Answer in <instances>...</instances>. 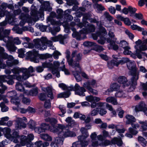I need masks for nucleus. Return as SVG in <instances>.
<instances>
[{
	"label": "nucleus",
	"mask_w": 147,
	"mask_h": 147,
	"mask_svg": "<svg viewBox=\"0 0 147 147\" xmlns=\"http://www.w3.org/2000/svg\"><path fill=\"white\" fill-rule=\"evenodd\" d=\"M127 66L131 71L132 77L131 78V81H128L124 76H120L118 78L117 81L119 83L123 84V88L126 89L127 92H130L134 91L136 88L138 77L136 76L137 70L135 66L132 63H127Z\"/></svg>",
	"instance_id": "obj_1"
},
{
	"label": "nucleus",
	"mask_w": 147,
	"mask_h": 147,
	"mask_svg": "<svg viewBox=\"0 0 147 147\" xmlns=\"http://www.w3.org/2000/svg\"><path fill=\"white\" fill-rule=\"evenodd\" d=\"M78 51L75 50L71 52L69 49H67L65 52V58L69 65L74 67H80V62L82 59V55L81 53H78Z\"/></svg>",
	"instance_id": "obj_2"
},
{
	"label": "nucleus",
	"mask_w": 147,
	"mask_h": 147,
	"mask_svg": "<svg viewBox=\"0 0 147 147\" xmlns=\"http://www.w3.org/2000/svg\"><path fill=\"white\" fill-rule=\"evenodd\" d=\"M59 86L63 90L74 91L76 95L83 96H85L84 92L86 91V90L84 88L80 87L77 83H76L74 86L71 85L68 86L65 84L61 83L59 84Z\"/></svg>",
	"instance_id": "obj_3"
},
{
	"label": "nucleus",
	"mask_w": 147,
	"mask_h": 147,
	"mask_svg": "<svg viewBox=\"0 0 147 147\" xmlns=\"http://www.w3.org/2000/svg\"><path fill=\"white\" fill-rule=\"evenodd\" d=\"M27 57L30 60L35 63H38L39 59H46L52 57L51 54L46 53L45 54H38V51L34 49L32 51H29L26 53Z\"/></svg>",
	"instance_id": "obj_4"
},
{
	"label": "nucleus",
	"mask_w": 147,
	"mask_h": 147,
	"mask_svg": "<svg viewBox=\"0 0 147 147\" xmlns=\"http://www.w3.org/2000/svg\"><path fill=\"white\" fill-rule=\"evenodd\" d=\"M45 121L49 123L51 127V132L56 133L59 131L62 130L63 125L61 124L56 125L58 122L57 120L54 117H48L45 119Z\"/></svg>",
	"instance_id": "obj_5"
},
{
	"label": "nucleus",
	"mask_w": 147,
	"mask_h": 147,
	"mask_svg": "<svg viewBox=\"0 0 147 147\" xmlns=\"http://www.w3.org/2000/svg\"><path fill=\"white\" fill-rule=\"evenodd\" d=\"M34 43H33L28 42L26 43L25 42H23L22 44L24 47L26 48H28L30 49H32L34 47L38 50H41V49H45L46 47L45 45H42V46L41 47L40 44L43 43L42 41H41L40 40V39H35L33 40Z\"/></svg>",
	"instance_id": "obj_6"
},
{
	"label": "nucleus",
	"mask_w": 147,
	"mask_h": 147,
	"mask_svg": "<svg viewBox=\"0 0 147 147\" xmlns=\"http://www.w3.org/2000/svg\"><path fill=\"white\" fill-rule=\"evenodd\" d=\"M11 70L9 69H6L5 73L7 75H4L0 76V79L3 82H5L9 85H13L14 83L13 80L15 79V75H11Z\"/></svg>",
	"instance_id": "obj_7"
},
{
	"label": "nucleus",
	"mask_w": 147,
	"mask_h": 147,
	"mask_svg": "<svg viewBox=\"0 0 147 147\" xmlns=\"http://www.w3.org/2000/svg\"><path fill=\"white\" fill-rule=\"evenodd\" d=\"M69 127H65L63 125V129L62 130L59 131L56 133L59 136L64 138L69 137H73L76 136L75 132L71 131L68 129Z\"/></svg>",
	"instance_id": "obj_8"
},
{
	"label": "nucleus",
	"mask_w": 147,
	"mask_h": 147,
	"mask_svg": "<svg viewBox=\"0 0 147 147\" xmlns=\"http://www.w3.org/2000/svg\"><path fill=\"white\" fill-rule=\"evenodd\" d=\"M9 97L11 98V101L16 105L19 104L20 100L15 90H12L9 93Z\"/></svg>",
	"instance_id": "obj_9"
},
{
	"label": "nucleus",
	"mask_w": 147,
	"mask_h": 147,
	"mask_svg": "<svg viewBox=\"0 0 147 147\" xmlns=\"http://www.w3.org/2000/svg\"><path fill=\"white\" fill-rule=\"evenodd\" d=\"M86 136L83 135L79 136L78 137V144L81 145V147H86L88 145V142L85 140L86 138L88 136V134L87 131L85 132Z\"/></svg>",
	"instance_id": "obj_10"
},
{
	"label": "nucleus",
	"mask_w": 147,
	"mask_h": 147,
	"mask_svg": "<svg viewBox=\"0 0 147 147\" xmlns=\"http://www.w3.org/2000/svg\"><path fill=\"white\" fill-rule=\"evenodd\" d=\"M95 30V26L93 24H90L88 23L87 24L86 27L83 28L81 30V32L86 35L94 32Z\"/></svg>",
	"instance_id": "obj_11"
},
{
	"label": "nucleus",
	"mask_w": 147,
	"mask_h": 147,
	"mask_svg": "<svg viewBox=\"0 0 147 147\" xmlns=\"http://www.w3.org/2000/svg\"><path fill=\"white\" fill-rule=\"evenodd\" d=\"M23 78L25 79H27L30 76V74L34 71L33 67L30 66L28 69L23 67Z\"/></svg>",
	"instance_id": "obj_12"
},
{
	"label": "nucleus",
	"mask_w": 147,
	"mask_h": 147,
	"mask_svg": "<svg viewBox=\"0 0 147 147\" xmlns=\"http://www.w3.org/2000/svg\"><path fill=\"white\" fill-rule=\"evenodd\" d=\"M146 105L143 102H140L138 105L136 106L135 110L136 111H142L147 116V108Z\"/></svg>",
	"instance_id": "obj_13"
},
{
	"label": "nucleus",
	"mask_w": 147,
	"mask_h": 147,
	"mask_svg": "<svg viewBox=\"0 0 147 147\" xmlns=\"http://www.w3.org/2000/svg\"><path fill=\"white\" fill-rule=\"evenodd\" d=\"M81 30L80 31V32H75L73 33L72 34L73 37L75 38L78 40H81L86 38V35L81 33Z\"/></svg>",
	"instance_id": "obj_14"
},
{
	"label": "nucleus",
	"mask_w": 147,
	"mask_h": 147,
	"mask_svg": "<svg viewBox=\"0 0 147 147\" xmlns=\"http://www.w3.org/2000/svg\"><path fill=\"white\" fill-rule=\"evenodd\" d=\"M101 19L103 21L106 22H111L113 19V18L111 16L109 13L105 11L103 15L101 16Z\"/></svg>",
	"instance_id": "obj_15"
},
{
	"label": "nucleus",
	"mask_w": 147,
	"mask_h": 147,
	"mask_svg": "<svg viewBox=\"0 0 147 147\" xmlns=\"http://www.w3.org/2000/svg\"><path fill=\"white\" fill-rule=\"evenodd\" d=\"M125 118L127 120L125 123L126 124H131L136 121V119L133 116L129 114L126 115Z\"/></svg>",
	"instance_id": "obj_16"
},
{
	"label": "nucleus",
	"mask_w": 147,
	"mask_h": 147,
	"mask_svg": "<svg viewBox=\"0 0 147 147\" xmlns=\"http://www.w3.org/2000/svg\"><path fill=\"white\" fill-rule=\"evenodd\" d=\"M40 6L41 8L44 9L46 11L50 12L52 9V8L50 7V3L49 1H44Z\"/></svg>",
	"instance_id": "obj_17"
},
{
	"label": "nucleus",
	"mask_w": 147,
	"mask_h": 147,
	"mask_svg": "<svg viewBox=\"0 0 147 147\" xmlns=\"http://www.w3.org/2000/svg\"><path fill=\"white\" fill-rule=\"evenodd\" d=\"M44 89L45 90H43L45 92L46 91L48 97L50 98L51 100L53 99L54 96L51 88L49 86H47Z\"/></svg>",
	"instance_id": "obj_18"
},
{
	"label": "nucleus",
	"mask_w": 147,
	"mask_h": 147,
	"mask_svg": "<svg viewBox=\"0 0 147 147\" xmlns=\"http://www.w3.org/2000/svg\"><path fill=\"white\" fill-rule=\"evenodd\" d=\"M21 119L20 120L18 119L16 125V127L17 129H20L25 128L26 127V125L24 121H22Z\"/></svg>",
	"instance_id": "obj_19"
},
{
	"label": "nucleus",
	"mask_w": 147,
	"mask_h": 147,
	"mask_svg": "<svg viewBox=\"0 0 147 147\" xmlns=\"http://www.w3.org/2000/svg\"><path fill=\"white\" fill-rule=\"evenodd\" d=\"M136 49V55L138 59H142V56L145 57V55H146V53L144 52H142V51H144L145 50L141 49L140 46V47L139 49Z\"/></svg>",
	"instance_id": "obj_20"
},
{
	"label": "nucleus",
	"mask_w": 147,
	"mask_h": 147,
	"mask_svg": "<svg viewBox=\"0 0 147 147\" xmlns=\"http://www.w3.org/2000/svg\"><path fill=\"white\" fill-rule=\"evenodd\" d=\"M58 37L59 38V41L60 43L64 44L65 43H67L66 40L68 37L67 34H65L63 35L61 34H59L58 35Z\"/></svg>",
	"instance_id": "obj_21"
},
{
	"label": "nucleus",
	"mask_w": 147,
	"mask_h": 147,
	"mask_svg": "<svg viewBox=\"0 0 147 147\" xmlns=\"http://www.w3.org/2000/svg\"><path fill=\"white\" fill-rule=\"evenodd\" d=\"M40 40L41 41H42L43 42V43L40 44L41 47L43 45H42L43 44V45H45L46 46V47L44 49H42L41 50H44L46 49L47 48V46L48 47H51L53 45V42L51 40H47L46 41L44 39H40Z\"/></svg>",
	"instance_id": "obj_22"
},
{
	"label": "nucleus",
	"mask_w": 147,
	"mask_h": 147,
	"mask_svg": "<svg viewBox=\"0 0 147 147\" xmlns=\"http://www.w3.org/2000/svg\"><path fill=\"white\" fill-rule=\"evenodd\" d=\"M70 13V10L67 9L65 10L64 12V17L68 22H69L73 19V17L68 13Z\"/></svg>",
	"instance_id": "obj_23"
},
{
	"label": "nucleus",
	"mask_w": 147,
	"mask_h": 147,
	"mask_svg": "<svg viewBox=\"0 0 147 147\" xmlns=\"http://www.w3.org/2000/svg\"><path fill=\"white\" fill-rule=\"evenodd\" d=\"M106 101L114 105H117L118 103L117 99L114 97L112 96H109L106 98Z\"/></svg>",
	"instance_id": "obj_24"
},
{
	"label": "nucleus",
	"mask_w": 147,
	"mask_h": 147,
	"mask_svg": "<svg viewBox=\"0 0 147 147\" xmlns=\"http://www.w3.org/2000/svg\"><path fill=\"white\" fill-rule=\"evenodd\" d=\"M129 59L127 58H123L120 60L116 61L117 67H118L119 64L122 65L125 63L129 62Z\"/></svg>",
	"instance_id": "obj_25"
},
{
	"label": "nucleus",
	"mask_w": 147,
	"mask_h": 147,
	"mask_svg": "<svg viewBox=\"0 0 147 147\" xmlns=\"http://www.w3.org/2000/svg\"><path fill=\"white\" fill-rule=\"evenodd\" d=\"M80 73L79 71H73L72 72L77 82L80 81L82 80Z\"/></svg>",
	"instance_id": "obj_26"
},
{
	"label": "nucleus",
	"mask_w": 147,
	"mask_h": 147,
	"mask_svg": "<svg viewBox=\"0 0 147 147\" xmlns=\"http://www.w3.org/2000/svg\"><path fill=\"white\" fill-rule=\"evenodd\" d=\"M87 87L85 88L88 90L89 93L96 95L98 94V92L96 90L93 89L91 87H89V84H87Z\"/></svg>",
	"instance_id": "obj_27"
},
{
	"label": "nucleus",
	"mask_w": 147,
	"mask_h": 147,
	"mask_svg": "<svg viewBox=\"0 0 147 147\" xmlns=\"http://www.w3.org/2000/svg\"><path fill=\"white\" fill-rule=\"evenodd\" d=\"M12 137L14 141H16V142H17L18 141V139L20 138V136L18 131H16L15 130H12Z\"/></svg>",
	"instance_id": "obj_28"
},
{
	"label": "nucleus",
	"mask_w": 147,
	"mask_h": 147,
	"mask_svg": "<svg viewBox=\"0 0 147 147\" xmlns=\"http://www.w3.org/2000/svg\"><path fill=\"white\" fill-rule=\"evenodd\" d=\"M116 38H113V40L110 41V45L112 47L113 49L115 51L117 50L119 48L118 45L115 44L116 40Z\"/></svg>",
	"instance_id": "obj_29"
},
{
	"label": "nucleus",
	"mask_w": 147,
	"mask_h": 147,
	"mask_svg": "<svg viewBox=\"0 0 147 147\" xmlns=\"http://www.w3.org/2000/svg\"><path fill=\"white\" fill-rule=\"evenodd\" d=\"M58 14L56 17L57 19H61L64 16V13L63 11L61 9H58L56 11Z\"/></svg>",
	"instance_id": "obj_30"
},
{
	"label": "nucleus",
	"mask_w": 147,
	"mask_h": 147,
	"mask_svg": "<svg viewBox=\"0 0 147 147\" xmlns=\"http://www.w3.org/2000/svg\"><path fill=\"white\" fill-rule=\"evenodd\" d=\"M40 126L44 132L47 130H49L51 131V128L49 124H47L46 123H41Z\"/></svg>",
	"instance_id": "obj_31"
},
{
	"label": "nucleus",
	"mask_w": 147,
	"mask_h": 147,
	"mask_svg": "<svg viewBox=\"0 0 147 147\" xmlns=\"http://www.w3.org/2000/svg\"><path fill=\"white\" fill-rule=\"evenodd\" d=\"M38 88L37 87L33 88L30 90L29 92V94L30 95L32 96H36L38 94Z\"/></svg>",
	"instance_id": "obj_32"
},
{
	"label": "nucleus",
	"mask_w": 147,
	"mask_h": 147,
	"mask_svg": "<svg viewBox=\"0 0 147 147\" xmlns=\"http://www.w3.org/2000/svg\"><path fill=\"white\" fill-rule=\"evenodd\" d=\"M0 131H2L5 135L9 136L10 135L11 129L8 127H5L4 128H0Z\"/></svg>",
	"instance_id": "obj_33"
},
{
	"label": "nucleus",
	"mask_w": 147,
	"mask_h": 147,
	"mask_svg": "<svg viewBox=\"0 0 147 147\" xmlns=\"http://www.w3.org/2000/svg\"><path fill=\"white\" fill-rule=\"evenodd\" d=\"M113 92L118 91L120 89V86L116 83H113L111 85L110 87Z\"/></svg>",
	"instance_id": "obj_34"
},
{
	"label": "nucleus",
	"mask_w": 147,
	"mask_h": 147,
	"mask_svg": "<svg viewBox=\"0 0 147 147\" xmlns=\"http://www.w3.org/2000/svg\"><path fill=\"white\" fill-rule=\"evenodd\" d=\"M89 2L85 0L82 3V6L84 7L83 8H81L80 10L82 11H85L86 10V7H90V5L88 3Z\"/></svg>",
	"instance_id": "obj_35"
},
{
	"label": "nucleus",
	"mask_w": 147,
	"mask_h": 147,
	"mask_svg": "<svg viewBox=\"0 0 147 147\" xmlns=\"http://www.w3.org/2000/svg\"><path fill=\"white\" fill-rule=\"evenodd\" d=\"M41 138L45 141H51L52 140V138L51 136L47 134H41Z\"/></svg>",
	"instance_id": "obj_36"
},
{
	"label": "nucleus",
	"mask_w": 147,
	"mask_h": 147,
	"mask_svg": "<svg viewBox=\"0 0 147 147\" xmlns=\"http://www.w3.org/2000/svg\"><path fill=\"white\" fill-rule=\"evenodd\" d=\"M29 142L26 136H23L20 139V144L22 146L26 145V144Z\"/></svg>",
	"instance_id": "obj_37"
},
{
	"label": "nucleus",
	"mask_w": 147,
	"mask_h": 147,
	"mask_svg": "<svg viewBox=\"0 0 147 147\" xmlns=\"http://www.w3.org/2000/svg\"><path fill=\"white\" fill-rule=\"evenodd\" d=\"M96 81L95 80H93L91 81H88L87 82H84L83 84V87L85 88L87 87V84H89V87H91V86H93L95 85L96 84Z\"/></svg>",
	"instance_id": "obj_38"
},
{
	"label": "nucleus",
	"mask_w": 147,
	"mask_h": 147,
	"mask_svg": "<svg viewBox=\"0 0 147 147\" xmlns=\"http://www.w3.org/2000/svg\"><path fill=\"white\" fill-rule=\"evenodd\" d=\"M36 123L32 120H30L28 123V126L29 128L31 129H34L36 127Z\"/></svg>",
	"instance_id": "obj_39"
},
{
	"label": "nucleus",
	"mask_w": 147,
	"mask_h": 147,
	"mask_svg": "<svg viewBox=\"0 0 147 147\" xmlns=\"http://www.w3.org/2000/svg\"><path fill=\"white\" fill-rule=\"evenodd\" d=\"M116 61L113 60H112L110 62H109L107 63V66L109 68L111 69L115 66H117Z\"/></svg>",
	"instance_id": "obj_40"
},
{
	"label": "nucleus",
	"mask_w": 147,
	"mask_h": 147,
	"mask_svg": "<svg viewBox=\"0 0 147 147\" xmlns=\"http://www.w3.org/2000/svg\"><path fill=\"white\" fill-rule=\"evenodd\" d=\"M139 123L141 124V127L143 131L147 130V121H140Z\"/></svg>",
	"instance_id": "obj_41"
},
{
	"label": "nucleus",
	"mask_w": 147,
	"mask_h": 147,
	"mask_svg": "<svg viewBox=\"0 0 147 147\" xmlns=\"http://www.w3.org/2000/svg\"><path fill=\"white\" fill-rule=\"evenodd\" d=\"M138 141L139 142L143 147H145L146 146V142L145 140L142 137L140 136L138 137Z\"/></svg>",
	"instance_id": "obj_42"
},
{
	"label": "nucleus",
	"mask_w": 147,
	"mask_h": 147,
	"mask_svg": "<svg viewBox=\"0 0 147 147\" xmlns=\"http://www.w3.org/2000/svg\"><path fill=\"white\" fill-rule=\"evenodd\" d=\"M23 67L19 68H18L14 67L13 69H11L12 72L14 74V75L18 74H19L20 73L22 72L23 73V71H22L23 69Z\"/></svg>",
	"instance_id": "obj_43"
},
{
	"label": "nucleus",
	"mask_w": 147,
	"mask_h": 147,
	"mask_svg": "<svg viewBox=\"0 0 147 147\" xmlns=\"http://www.w3.org/2000/svg\"><path fill=\"white\" fill-rule=\"evenodd\" d=\"M137 9L134 7H133L131 6H129V11L130 13V16L132 17L133 15L135 14Z\"/></svg>",
	"instance_id": "obj_44"
},
{
	"label": "nucleus",
	"mask_w": 147,
	"mask_h": 147,
	"mask_svg": "<svg viewBox=\"0 0 147 147\" xmlns=\"http://www.w3.org/2000/svg\"><path fill=\"white\" fill-rule=\"evenodd\" d=\"M94 46V50L97 52L100 53L104 50L102 46L97 45L96 43V45Z\"/></svg>",
	"instance_id": "obj_45"
},
{
	"label": "nucleus",
	"mask_w": 147,
	"mask_h": 147,
	"mask_svg": "<svg viewBox=\"0 0 147 147\" xmlns=\"http://www.w3.org/2000/svg\"><path fill=\"white\" fill-rule=\"evenodd\" d=\"M58 137H56L55 138L54 141L57 142L59 146H61L63 144V141L62 140V139L64 138L61 137L58 135Z\"/></svg>",
	"instance_id": "obj_46"
},
{
	"label": "nucleus",
	"mask_w": 147,
	"mask_h": 147,
	"mask_svg": "<svg viewBox=\"0 0 147 147\" xmlns=\"http://www.w3.org/2000/svg\"><path fill=\"white\" fill-rule=\"evenodd\" d=\"M68 5L71 6L74 5H77L78 4V1L76 0H65Z\"/></svg>",
	"instance_id": "obj_47"
},
{
	"label": "nucleus",
	"mask_w": 147,
	"mask_h": 147,
	"mask_svg": "<svg viewBox=\"0 0 147 147\" xmlns=\"http://www.w3.org/2000/svg\"><path fill=\"white\" fill-rule=\"evenodd\" d=\"M84 46L86 47H91L94 46L96 45V43L90 41H86L83 43Z\"/></svg>",
	"instance_id": "obj_48"
},
{
	"label": "nucleus",
	"mask_w": 147,
	"mask_h": 147,
	"mask_svg": "<svg viewBox=\"0 0 147 147\" xmlns=\"http://www.w3.org/2000/svg\"><path fill=\"white\" fill-rule=\"evenodd\" d=\"M90 16L89 13H85L83 16L82 21L84 22H85L87 24L88 23L87 20H89V19H90Z\"/></svg>",
	"instance_id": "obj_49"
},
{
	"label": "nucleus",
	"mask_w": 147,
	"mask_h": 147,
	"mask_svg": "<svg viewBox=\"0 0 147 147\" xmlns=\"http://www.w3.org/2000/svg\"><path fill=\"white\" fill-rule=\"evenodd\" d=\"M16 88L17 90L20 92H23L24 90V88L22 85L20 83L16 84Z\"/></svg>",
	"instance_id": "obj_50"
},
{
	"label": "nucleus",
	"mask_w": 147,
	"mask_h": 147,
	"mask_svg": "<svg viewBox=\"0 0 147 147\" xmlns=\"http://www.w3.org/2000/svg\"><path fill=\"white\" fill-rule=\"evenodd\" d=\"M59 109L62 113V114H59V115L61 117H63L64 116V114L66 113V109L65 107L63 106L60 105L59 107Z\"/></svg>",
	"instance_id": "obj_51"
},
{
	"label": "nucleus",
	"mask_w": 147,
	"mask_h": 147,
	"mask_svg": "<svg viewBox=\"0 0 147 147\" xmlns=\"http://www.w3.org/2000/svg\"><path fill=\"white\" fill-rule=\"evenodd\" d=\"M140 48L143 50L147 49V38L142 41V45L140 46Z\"/></svg>",
	"instance_id": "obj_52"
},
{
	"label": "nucleus",
	"mask_w": 147,
	"mask_h": 147,
	"mask_svg": "<svg viewBox=\"0 0 147 147\" xmlns=\"http://www.w3.org/2000/svg\"><path fill=\"white\" fill-rule=\"evenodd\" d=\"M125 94L123 91H119L116 93L115 96L116 97L122 98L125 97Z\"/></svg>",
	"instance_id": "obj_53"
},
{
	"label": "nucleus",
	"mask_w": 147,
	"mask_h": 147,
	"mask_svg": "<svg viewBox=\"0 0 147 147\" xmlns=\"http://www.w3.org/2000/svg\"><path fill=\"white\" fill-rule=\"evenodd\" d=\"M131 28L133 30H137L138 31H141L143 29L142 28L134 24L131 25Z\"/></svg>",
	"instance_id": "obj_54"
},
{
	"label": "nucleus",
	"mask_w": 147,
	"mask_h": 147,
	"mask_svg": "<svg viewBox=\"0 0 147 147\" xmlns=\"http://www.w3.org/2000/svg\"><path fill=\"white\" fill-rule=\"evenodd\" d=\"M131 48L130 47L128 46L125 48H123L124 51L123 53L125 55H130L131 53V51L129 50Z\"/></svg>",
	"instance_id": "obj_55"
},
{
	"label": "nucleus",
	"mask_w": 147,
	"mask_h": 147,
	"mask_svg": "<svg viewBox=\"0 0 147 147\" xmlns=\"http://www.w3.org/2000/svg\"><path fill=\"white\" fill-rule=\"evenodd\" d=\"M9 119V118L8 117H5L1 118V120H0V125H5L6 123L5 122L8 121Z\"/></svg>",
	"instance_id": "obj_56"
},
{
	"label": "nucleus",
	"mask_w": 147,
	"mask_h": 147,
	"mask_svg": "<svg viewBox=\"0 0 147 147\" xmlns=\"http://www.w3.org/2000/svg\"><path fill=\"white\" fill-rule=\"evenodd\" d=\"M99 110L98 108H96L91 110L90 113V115L92 116H94L96 115L99 113Z\"/></svg>",
	"instance_id": "obj_57"
},
{
	"label": "nucleus",
	"mask_w": 147,
	"mask_h": 147,
	"mask_svg": "<svg viewBox=\"0 0 147 147\" xmlns=\"http://www.w3.org/2000/svg\"><path fill=\"white\" fill-rule=\"evenodd\" d=\"M142 41L139 39L137 41L135 42L136 45L135 46V49H139L140 47L142 45Z\"/></svg>",
	"instance_id": "obj_58"
},
{
	"label": "nucleus",
	"mask_w": 147,
	"mask_h": 147,
	"mask_svg": "<svg viewBox=\"0 0 147 147\" xmlns=\"http://www.w3.org/2000/svg\"><path fill=\"white\" fill-rule=\"evenodd\" d=\"M101 36L100 32H97L94 33L92 34V37L94 40H97L98 37H100Z\"/></svg>",
	"instance_id": "obj_59"
},
{
	"label": "nucleus",
	"mask_w": 147,
	"mask_h": 147,
	"mask_svg": "<svg viewBox=\"0 0 147 147\" xmlns=\"http://www.w3.org/2000/svg\"><path fill=\"white\" fill-rule=\"evenodd\" d=\"M38 97L40 100L44 101L46 99V95L45 93H42L39 94Z\"/></svg>",
	"instance_id": "obj_60"
},
{
	"label": "nucleus",
	"mask_w": 147,
	"mask_h": 147,
	"mask_svg": "<svg viewBox=\"0 0 147 147\" xmlns=\"http://www.w3.org/2000/svg\"><path fill=\"white\" fill-rule=\"evenodd\" d=\"M125 34L129 36V38L131 40H133L134 37V35L127 29L125 31Z\"/></svg>",
	"instance_id": "obj_61"
},
{
	"label": "nucleus",
	"mask_w": 147,
	"mask_h": 147,
	"mask_svg": "<svg viewBox=\"0 0 147 147\" xmlns=\"http://www.w3.org/2000/svg\"><path fill=\"white\" fill-rule=\"evenodd\" d=\"M100 39L97 40L98 43L100 44L104 45L105 42L106 38L104 36H100Z\"/></svg>",
	"instance_id": "obj_62"
},
{
	"label": "nucleus",
	"mask_w": 147,
	"mask_h": 147,
	"mask_svg": "<svg viewBox=\"0 0 147 147\" xmlns=\"http://www.w3.org/2000/svg\"><path fill=\"white\" fill-rule=\"evenodd\" d=\"M119 46L123 49L128 46V43L124 40L121 41L119 43Z\"/></svg>",
	"instance_id": "obj_63"
},
{
	"label": "nucleus",
	"mask_w": 147,
	"mask_h": 147,
	"mask_svg": "<svg viewBox=\"0 0 147 147\" xmlns=\"http://www.w3.org/2000/svg\"><path fill=\"white\" fill-rule=\"evenodd\" d=\"M31 16L33 17L37 18L38 16V11L35 10H32L30 13Z\"/></svg>",
	"instance_id": "obj_64"
}]
</instances>
